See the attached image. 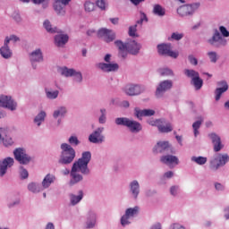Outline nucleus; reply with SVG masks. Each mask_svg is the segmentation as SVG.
I'll use <instances>...</instances> for the list:
<instances>
[{
	"label": "nucleus",
	"mask_w": 229,
	"mask_h": 229,
	"mask_svg": "<svg viewBox=\"0 0 229 229\" xmlns=\"http://www.w3.org/2000/svg\"><path fill=\"white\" fill-rule=\"evenodd\" d=\"M204 118L203 116H199L197 121L192 123L193 128V135L197 138L199 135V128H201V124H203Z\"/></svg>",
	"instance_id": "nucleus-39"
},
{
	"label": "nucleus",
	"mask_w": 229,
	"mask_h": 229,
	"mask_svg": "<svg viewBox=\"0 0 229 229\" xmlns=\"http://www.w3.org/2000/svg\"><path fill=\"white\" fill-rule=\"evenodd\" d=\"M27 191H29V192H31L32 194H38L44 190L39 182H30L27 184Z\"/></svg>",
	"instance_id": "nucleus-33"
},
{
	"label": "nucleus",
	"mask_w": 229,
	"mask_h": 229,
	"mask_svg": "<svg viewBox=\"0 0 229 229\" xmlns=\"http://www.w3.org/2000/svg\"><path fill=\"white\" fill-rule=\"evenodd\" d=\"M156 112L153 109H140L139 107L134 108V115L140 121H142V117H153Z\"/></svg>",
	"instance_id": "nucleus-24"
},
{
	"label": "nucleus",
	"mask_w": 229,
	"mask_h": 229,
	"mask_svg": "<svg viewBox=\"0 0 229 229\" xmlns=\"http://www.w3.org/2000/svg\"><path fill=\"white\" fill-rule=\"evenodd\" d=\"M47 117V113L45 110H40L37 115L33 118V124L37 128H40L44 123H46V118Z\"/></svg>",
	"instance_id": "nucleus-31"
},
{
	"label": "nucleus",
	"mask_w": 229,
	"mask_h": 229,
	"mask_svg": "<svg viewBox=\"0 0 229 229\" xmlns=\"http://www.w3.org/2000/svg\"><path fill=\"white\" fill-rule=\"evenodd\" d=\"M104 131L105 127H98L89 134V141L91 144H103L106 140L105 135L103 134Z\"/></svg>",
	"instance_id": "nucleus-15"
},
{
	"label": "nucleus",
	"mask_w": 229,
	"mask_h": 229,
	"mask_svg": "<svg viewBox=\"0 0 229 229\" xmlns=\"http://www.w3.org/2000/svg\"><path fill=\"white\" fill-rule=\"evenodd\" d=\"M215 189L217 192H224L225 187V184L221 183V182H215Z\"/></svg>",
	"instance_id": "nucleus-62"
},
{
	"label": "nucleus",
	"mask_w": 229,
	"mask_h": 229,
	"mask_svg": "<svg viewBox=\"0 0 229 229\" xmlns=\"http://www.w3.org/2000/svg\"><path fill=\"white\" fill-rule=\"evenodd\" d=\"M114 46L118 49V55L121 58H126L128 56V42L124 43L121 39H116L114 41Z\"/></svg>",
	"instance_id": "nucleus-23"
},
{
	"label": "nucleus",
	"mask_w": 229,
	"mask_h": 229,
	"mask_svg": "<svg viewBox=\"0 0 229 229\" xmlns=\"http://www.w3.org/2000/svg\"><path fill=\"white\" fill-rule=\"evenodd\" d=\"M160 162L166 165H178L180 164V159L176 156L165 155L160 157Z\"/></svg>",
	"instance_id": "nucleus-30"
},
{
	"label": "nucleus",
	"mask_w": 229,
	"mask_h": 229,
	"mask_svg": "<svg viewBox=\"0 0 229 229\" xmlns=\"http://www.w3.org/2000/svg\"><path fill=\"white\" fill-rule=\"evenodd\" d=\"M72 78H73L75 83H81L83 81V74L78 70H74Z\"/></svg>",
	"instance_id": "nucleus-47"
},
{
	"label": "nucleus",
	"mask_w": 229,
	"mask_h": 229,
	"mask_svg": "<svg viewBox=\"0 0 229 229\" xmlns=\"http://www.w3.org/2000/svg\"><path fill=\"white\" fill-rule=\"evenodd\" d=\"M83 191H79L77 194L71 193L69 195L70 205L72 207H76V205H78V203H80L81 199H83Z\"/></svg>",
	"instance_id": "nucleus-32"
},
{
	"label": "nucleus",
	"mask_w": 229,
	"mask_h": 229,
	"mask_svg": "<svg viewBox=\"0 0 229 229\" xmlns=\"http://www.w3.org/2000/svg\"><path fill=\"white\" fill-rule=\"evenodd\" d=\"M169 192H170L171 196H173L174 198H176V196H178V194H180V186L179 185H172L169 189Z\"/></svg>",
	"instance_id": "nucleus-52"
},
{
	"label": "nucleus",
	"mask_w": 229,
	"mask_h": 229,
	"mask_svg": "<svg viewBox=\"0 0 229 229\" xmlns=\"http://www.w3.org/2000/svg\"><path fill=\"white\" fill-rule=\"evenodd\" d=\"M83 10L85 13H92L96 9V2L92 0H85L83 3Z\"/></svg>",
	"instance_id": "nucleus-37"
},
{
	"label": "nucleus",
	"mask_w": 229,
	"mask_h": 229,
	"mask_svg": "<svg viewBox=\"0 0 229 229\" xmlns=\"http://www.w3.org/2000/svg\"><path fill=\"white\" fill-rule=\"evenodd\" d=\"M208 139H210L212 144H213V151L215 153H219L223 148H225V145L223 144V141L221 140V136L218 135L216 132H210L208 134Z\"/></svg>",
	"instance_id": "nucleus-20"
},
{
	"label": "nucleus",
	"mask_w": 229,
	"mask_h": 229,
	"mask_svg": "<svg viewBox=\"0 0 229 229\" xmlns=\"http://www.w3.org/2000/svg\"><path fill=\"white\" fill-rule=\"evenodd\" d=\"M58 71L62 76H64V78H72V74H73L75 69L63 66V67L59 68Z\"/></svg>",
	"instance_id": "nucleus-42"
},
{
	"label": "nucleus",
	"mask_w": 229,
	"mask_h": 229,
	"mask_svg": "<svg viewBox=\"0 0 229 229\" xmlns=\"http://www.w3.org/2000/svg\"><path fill=\"white\" fill-rule=\"evenodd\" d=\"M208 44L213 47H225L228 44V40L223 38L219 30H215L213 36L208 39Z\"/></svg>",
	"instance_id": "nucleus-11"
},
{
	"label": "nucleus",
	"mask_w": 229,
	"mask_h": 229,
	"mask_svg": "<svg viewBox=\"0 0 229 229\" xmlns=\"http://www.w3.org/2000/svg\"><path fill=\"white\" fill-rule=\"evenodd\" d=\"M97 37L101 38L106 44H111V42L117 38V34L112 29L100 28L98 30Z\"/></svg>",
	"instance_id": "nucleus-8"
},
{
	"label": "nucleus",
	"mask_w": 229,
	"mask_h": 229,
	"mask_svg": "<svg viewBox=\"0 0 229 229\" xmlns=\"http://www.w3.org/2000/svg\"><path fill=\"white\" fill-rule=\"evenodd\" d=\"M157 130L160 133H171L174 130L173 123L167 122L164 118H161Z\"/></svg>",
	"instance_id": "nucleus-29"
},
{
	"label": "nucleus",
	"mask_w": 229,
	"mask_h": 229,
	"mask_svg": "<svg viewBox=\"0 0 229 229\" xmlns=\"http://www.w3.org/2000/svg\"><path fill=\"white\" fill-rule=\"evenodd\" d=\"M0 108H5L9 112H15L19 108V104L12 95L0 94Z\"/></svg>",
	"instance_id": "nucleus-7"
},
{
	"label": "nucleus",
	"mask_w": 229,
	"mask_h": 229,
	"mask_svg": "<svg viewBox=\"0 0 229 229\" xmlns=\"http://www.w3.org/2000/svg\"><path fill=\"white\" fill-rule=\"evenodd\" d=\"M174 176V172L173 171H167L161 176V182H164L165 180H171Z\"/></svg>",
	"instance_id": "nucleus-56"
},
{
	"label": "nucleus",
	"mask_w": 229,
	"mask_h": 229,
	"mask_svg": "<svg viewBox=\"0 0 229 229\" xmlns=\"http://www.w3.org/2000/svg\"><path fill=\"white\" fill-rule=\"evenodd\" d=\"M0 55L2 58H4L5 60L12 58V55H13L12 49H10V45L5 43L4 41V45L0 47Z\"/></svg>",
	"instance_id": "nucleus-35"
},
{
	"label": "nucleus",
	"mask_w": 229,
	"mask_h": 229,
	"mask_svg": "<svg viewBox=\"0 0 229 229\" xmlns=\"http://www.w3.org/2000/svg\"><path fill=\"white\" fill-rule=\"evenodd\" d=\"M2 144L4 148H12L13 145V139L12 137H5L2 139Z\"/></svg>",
	"instance_id": "nucleus-50"
},
{
	"label": "nucleus",
	"mask_w": 229,
	"mask_h": 229,
	"mask_svg": "<svg viewBox=\"0 0 229 229\" xmlns=\"http://www.w3.org/2000/svg\"><path fill=\"white\" fill-rule=\"evenodd\" d=\"M90 160H92V153L90 151H84L81 153V157L73 163L72 170L64 168L61 171V174L64 176H69L70 174L69 185L71 187L80 183V182H83L82 174H89V164H90Z\"/></svg>",
	"instance_id": "nucleus-1"
},
{
	"label": "nucleus",
	"mask_w": 229,
	"mask_h": 229,
	"mask_svg": "<svg viewBox=\"0 0 229 229\" xmlns=\"http://www.w3.org/2000/svg\"><path fill=\"white\" fill-rule=\"evenodd\" d=\"M229 89L228 82L226 81H222L218 82V88L215 90V101H219L221 97Z\"/></svg>",
	"instance_id": "nucleus-25"
},
{
	"label": "nucleus",
	"mask_w": 229,
	"mask_h": 229,
	"mask_svg": "<svg viewBox=\"0 0 229 229\" xmlns=\"http://www.w3.org/2000/svg\"><path fill=\"white\" fill-rule=\"evenodd\" d=\"M198 8H199V3L182 5L177 9V13L181 17H187V15H192Z\"/></svg>",
	"instance_id": "nucleus-18"
},
{
	"label": "nucleus",
	"mask_w": 229,
	"mask_h": 229,
	"mask_svg": "<svg viewBox=\"0 0 229 229\" xmlns=\"http://www.w3.org/2000/svg\"><path fill=\"white\" fill-rule=\"evenodd\" d=\"M67 115V107L60 106L53 112V117L57 120V124H62V119Z\"/></svg>",
	"instance_id": "nucleus-26"
},
{
	"label": "nucleus",
	"mask_w": 229,
	"mask_h": 229,
	"mask_svg": "<svg viewBox=\"0 0 229 229\" xmlns=\"http://www.w3.org/2000/svg\"><path fill=\"white\" fill-rule=\"evenodd\" d=\"M98 225V215L94 211H89L84 223L85 229H94Z\"/></svg>",
	"instance_id": "nucleus-21"
},
{
	"label": "nucleus",
	"mask_w": 229,
	"mask_h": 229,
	"mask_svg": "<svg viewBox=\"0 0 229 229\" xmlns=\"http://www.w3.org/2000/svg\"><path fill=\"white\" fill-rule=\"evenodd\" d=\"M69 42V35L65 33L56 34L54 38V44L56 47H65V44Z\"/></svg>",
	"instance_id": "nucleus-27"
},
{
	"label": "nucleus",
	"mask_w": 229,
	"mask_h": 229,
	"mask_svg": "<svg viewBox=\"0 0 229 229\" xmlns=\"http://www.w3.org/2000/svg\"><path fill=\"white\" fill-rule=\"evenodd\" d=\"M152 13L157 17H165V8L159 4L153 5Z\"/></svg>",
	"instance_id": "nucleus-38"
},
{
	"label": "nucleus",
	"mask_w": 229,
	"mask_h": 229,
	"mask_svg": "<svg viewBox=\"0 0 229 229\" xmlns=\"http://www.w3.org/2000/svg\"><path fill=\"white\" fill-rule=\"evenodd\" d=\"M43 27L47 31V33H56V27H53L49 20H45L43 22Z\"/></svg>",
	"instance_id": "nucleus-44"
},
{
	"label": "nucleus",
	"mask_w": 229,
	"mask_h": 229,
	"mask_svg": "<svg viewBox=\"0 0 229 229\" xmlns=\"http://www.w3.org/2000/svg\"><path fill=\"white\" fill-rule=\"evenodd\" d=\"M158 72L160 76H166L168 78H174V72L170 68H161L158 70Z\"/></svg>",
	"instance_id": "nucleus-45"
},
{
	"label": "nucleus",
	"mask_w": 229,
	"mask_h": 229,
	"mask_svg": "<svg viewBox=\"0 0 229 229\" xmlns=\"http://www.w3.org/2000/svg\"><path fill=\"white\" fill-rule=\"evenodd\" d=\"M45 96L47 99H50L51 101H53L58 98V96H60V91L58 89H53L51 88H45Z\"/></svg>",
	"instance_id": "nucleus-36"
},
{
	"label": "nucleus",
	"mask_w": 229,
	"mask_h": 229,
	"mask_svg": "<svg viewBox=\"0 0 229 229\" xmlns=\"http://www.w3.org/2000/svg\"><path fill=\"white\" fill-rule=\"evenodd\" d=\"M169 148V141L160 140L153 147V153H164Z\"/></svg>",
	"instance_id": "nucleus-34"
},
{
	"label": "nucleus",
	"mask_w": 229,
	"mask_h": 229,
	"mask_svg": "<svg viewBox=\"0 0 229 229\" xmlns=\"http://www.w3.org/2000/svg\"><path fill=\"white\" fill-rule=\"evenodd\" d=\"M188 60L191 65H198V59L194 55H189Z\"/></svg>",
	"instance_id": "nucleus-63"
},
{
	"label": "nucleus",
	"mask_w": 229,
	"mask_h": 229,
	"mask_svg": "<svg viewBox=\"0 0 229 229\" xmlns=\"http://www.w3.org/2000/svg\"><path fill=\"white\" fill-rule=\"evenodd\" d=\"M114 123L117 126H125L131 133H139V131H142V124L128 117H118L114 120Z\"/></svg>",
	"instance_id": "nucleus-4"
},
{
	"label": "nucleus",
	"mask_w": 229,
	"mask_h": 229,
	"mask_svg": "<svg viewBox=\"0 0 229 229\" xmlns=\"http://www.w3.org/2000/svg\"><path fill=\"white\" fill-rule=\"evenodd\" d=\"M72 0H54L53 2V8L56 15L59 17H64L67 13V10L65 6H69Z\"/></svg>",
	"instance_id": "nucleus-12"
},
{
	"label": "nucleus",
	"mask_w": 229,
	"mask_h": 229,
	"mask_svg": "<svg viewBox=\"0 0 229 229\" xmlns=\"http://www.w3.org/2000/svg\"><path fill=\"white\" fill-rule=\"evenodd\" d=\"M122 90L126 96H140L146 90V88L140 84H127L123 87Z\"/></svg>",
	"instance_id": "nucleus-14"
},
{
	"label": "nucleus",
	"mask_w": 229,
	"mask_h": 229,
	"mask_svg": "<svg viewBox=\"0 0 229 229\" xmlns=\"http://www.w3.org/2000/svg\"><path fill=\"white\" fill-rule=\"evenodd\" d=\"M128 191L132 199H139V196H140V182L137 179L131 181L128 184Z\"/></svg>",
	"instance_id": "nucleus-19"
},
{
	"label": "nucleus",
	"mask_w": 229,
	"mask_h": 229,
	"mask_svg": "<svg viewBox=\"0 0 229 229\" xmlns=\"http://www.w3.org/2000/svg\"><path fill=\"white\" fill-rule=\"evenodd\" d=\"M55 182H56V176L53 174H47L43 178L40 183L41 188L43 189V191H47V189H49V187H51V185H53V183H55Z\"/></svg>",
	"instance_id": "nucleus-28"
},
{
	"label": "nucleus",
	"mask_w": 229,
	"mask_h": 229,
	"mask_svg": "<svg viewBox=\"0 0 229 229\" xmlns=\"http://www.w3.org/2000/svg\"><path fill=\"white\" fill-rule=\"evenodd\" d=\"M76 158V150L69 143L61 144V155L58 160L59 164L63 165H69L72 164Z\"/></svg>",
	"instance_id": "nucleus-2"
},
{
	"label": "nucleus",
	"mask_w": 229,
	"mask_h": 229,
	"mask_svg": "<svg viewBox=\"0 0 229 229\" xmlns=\"http://www.w3.org/2000/svg\"><path fill=\"white\" fill-rule=\"evenodd\" d=\"M219 31H220V35L224 38H226L229 37V31L228 30L225 29V26H220L219 27Z\"/></svg>",
	"instance_id": "nucleus-61"
},
{
	"label": "nucleus",
	"mask_w": 229,
	"mask_h": 229,
	"mask_svg": "<svg viewBox=\"0 0 229 229\" xmlns=\"http://www.w3.org/2000/svg\"><path fill=\"white\" fill-rule=\"evenodd\" d=\"M21 205V199H15L14 200L9 202L7 204L8 208H13L15 207H19Z\"/></svg>",
	"instance_id": "nucleus-60"
},
{
	"label": "nucleus",
	"mask_w": 229,
	"mask_h": 229,
	"mask_svg": "<svg viewBox=\"0 0 229 229\" xmlns=\"http://www.w3.org/2000/svg\"><path fill=\"white\" fill-rule=\"evenodd\" d=\"M208 56L213 64H216L217 62V53L214 51L208 52Z\"/></svg>",
	"instance_id": "nucleus-58"
},
{
	"label": "nucleus",
	"mask_w": 229,
	"mask_h": 229,
	"mask_svg": "<svg viewBox=\"0 0 229 229\" xmlns=\"http://www.w3.org/2000/svg\"><path fill=\"white\" fill-rule=\"evenodd\" d=\"M183 38V33L174 32L171 37L168 38L169 40H182Z\"/></svg>",
	"instance_id": "nucleus-57"
},
{
	"label": "nucleus",
	"mask_w": 229,
	"mask_h": 229,
	"mask_svg": "<svg viewBox=\"0 0 229 229\" xmlns=\"http://www.w3.org/2000/svg\"><path fill=\"white\" fill-rule=\"evenodd\" d=\"M68 142H69L68 144L70 146H80V144H81L80 140H78V136H76L74 134H72L69 137Z\"/></svg>",
	"instance_id": "nucleus-49"
},
{
	"label": "nucleus",
	"mask_w": 229,
	"mask_h": 229,
	"mask_svg": "<svg viewBox=\"0 0 229 229\" xmlns=\"http://www.w3.org/2000/svg\"><path fill=\"white\" fill-rule=\"evenodd\" d=\"M191 85H193L195 90H200L201 87H203V79H200L199 75V77H197L196 79H193L191 81Z\"/></svg>",
	"instance_id": "nucleus-46"
},
{
	"label": "nucleus",
	"mask_w": 229,
	"mask_h": 229,
	"mask_svg": "<svg viewBox=\"0 0 229 229\" xmlns=\"http://www.w3.org/2000/svg\"><path fill=\"white\" fill-rule=\"evenodd\" d=\"M95 5L96 9L98 8L101 12H106L110 6L108 0H96Z\"/></svg>",
	"instance_id": "nucleus-41"
},
{
	"label": "nucleus",
	"mask_w": 229,
	"mask_h": 229,
	"mask_svg": "<svg viewBox=\"0 0 229 229\" xmlns=\"http://www.w3.org/2000/svg\"><path fill=\"white\" fill-rule=\"evenodd\" d=\"M170 229H185V227L180 223H174L171 225Z\"/></svg>",
	"instance_id": "nucleus-64"
},
{
	"label": "nucleus",
	"mask_w": 229,
	"mask_h": 229,
	"mask_svg": "<svg viewBox=\"0 0 229 229\" xmlns=\"http://www.w3.org/2000/svg\"><path fill=\"white\" fill-rule=\"evenodd\" d=\"M30 62L31 64L32 69H37L38 65L37 64H40L44 62V54L42 53L41 48H36L29 55Z\"/></svg>",
	"instance_id": "nucleus-17"
},
{
	"label": "nucleus",
	"mask_w": 229,
	"mask_h": 229,
	"mask_svg": "<svg viewBox=\"0 0 229 229\" xmlns=\"http://www.w3.org/2000/svg\"><path fill=\"white\" fill-rule=\"evenodd\" d=\"M128 33L130 37H139V34H137V24L130 26Z\"/></svg>",
	"instance_id": "nucleus-55"
},
{
	"label": "nucleus",
	"mask_w": 229,
	"mask_h": 229,
	"mask_svg": "<svg viewBox=\"0 0 229 229\" xmlns=\"http://www.w3.org/2000/svg\"><path fill=\"white\" fill-rule=\"evenodd\" d=\"M21 40V38L19 37H17V35H10L5 37L4 42H5V44L10 45V42H19Z\"/></svg>",
	"instance_id": "nucleus-51"
},
{
	"label": "nucleus",
	"mask_w": 229,
	"mask_h": 229,
	"mask_svg": "<svg viewBox=\"0 0 229 229\" xmlns=\"http://www.w3.org/2000/svg\"><path fill=\"white\" fill-rule=\"evenodd\" d=\"M144 22H148V15H146V13L140 11V20L137 21V24L142 26Z\"/></svg>",
	"instance_id": "nucleus-54"
},
{
	"label": "nucleus",
	"mask_w": 229,
	"mask_h": 229,
	"mask_svg": "<svg viewBox=\"0 0 229 229\" xmlns=\"http://www.w3.org/2000/svg\"><path fill=\"white\" fill-rule=\"evenodd\" d=\"M160 121H162V118L160 119H148L147 121L148 124H149V126H157V128H158V125H160Z\"/></svg>",
	"instance_id": "nucleus-59"
},
{
	"label": "nucleus",
	"mask_w": 229,
	"mask_h": 229,
	"mask_svg": "<svg viewBox=\"0 0 229 229\" xmlns=\"http://www.w3.org/2000/svg\"><path fill=\"white\" fill-rule=\"evenodd\" d=\"M191 161L193 162V164H197V165H205L208 161V158L203 156H192Z\"/></svg>",
	"instance_id": "nucleus-40"
},
{
	"label": "nucleus",
	"mask_w": 229,
	"mask_h": 229,
	"mask_svg": "<svg viewBox=\"0 0 229 229\" xmlns=\"http://www.w3.org/2000/svg\"><path fill=\"white\" fill-rule=\"evenodd\" d=\"M183 74L186 76V78L191 79V81L199 77V72H196V70L193 69H184Z\"/></svg>",
	"instance_id": "nucleus-43"
},
{
	"label": "nucleus",
	"mask_w": 229,
	"mask_h": 229,
	"mask_svg": "<svg viewBox=\"0 0 229 229\" xmlns=\"http://www.w3.org/2000/svg\"><path fill=\"white\" fill-rule=\"evenodd\" d=\"M13 154L15 160L22 165H28V164L33 160V157L22 148H15Z\"/></svg>",
	"instance_id": "nucleus-9"
},
{
	"label": "nucleus",
	"mask_w": 229,
	"mask_h": 229,
	"mask_svg": "<svg viewBox=\"0 0 229 229\" xmlns=\"http://www.w3.org/2000/svg\"><path fill=\"white\" fill-rule=\"evenodd\" d=\"M100 116L98 118L99 124H105L106 123V109L101 108L100 109Z\"/></svg>",
	"instance_id": "nucleus-53"
},
{
	"label": "nucleus",
	"mask_w": 229,
	"mask_h": 229,
	"mask_svg": "<svg viewBox=\"0 0 229 229\" xmlns=\"http://www.w3.org/2000/svg\"><path fill=\"white\" fill-rule=\"evenodd\" d=\"M173 89V81L172 80H164L158 82L156 87L155 96L157 99L164 98L165 92Z\"/></svg>",
	"instance_id": "nucleus-10"
},
{
	"label": "nucleus",
	"mask_w": 229,
	"mask_h": 229,
	"mask_svg": "<svg viewBox=\"0 0 229 229\" xmlns=\"http://www.w3.org/2000/svg\"><path fill=\"white\" fill-rule=\"evenodd\" d=\"M229 163L228 154H215L209 160V167L212 171H217L220 167H225Z\"/></svg>",
	"instance_id": "nucleus-6"
},
{
	"label": "nucleus",
	"mask_w": 229,
	"mask_h": 229,
	"mask_svg": "<svg viewBox=\"0 0 229 229\" xmlns=\"http://www.w3.org/2000/svg\"><path fill=\"white\" fill-rule=\"evenodd\" d=\"M157 53L163 56H170L171 58H176L180 53L178 51H173L171 44L162 43L157 45Z\"/></svg>",
	"instance_id": "nucleus-16"
},
{
	"label": "nucleus",
	"mask_w": 229,
	"mask_h": 229,
	"mask_svg": "<svg viewBox=\"0 0 229 229\" xmlns=\"http://www.w3.org/2000/svg\"><path fill=\"white\" fill-rule=\"evenodd\" d=\"M104 62L96 64L97 69L102 72H117L119 71V64L112 63V54H106L103 57Z\"/></svg>",
	"instance_id": "nucleus-3"
},
{
	"label": "nucleus",
	"mask_w": 229,
	"mask_h": 229,
	"mask_svg": "<svg viewBox=\"0 0 229 229\" xmlns=\"http://www.w3.org/2000/svg\"><path fill=\"white\" fill-rule=\"evenodd\" d=\"M19 174L21 180H28V178H30V173L26 168H24V166L20 167Z\"/></svg>",
	"instance_id": "nucleus-48"
},
{
	"label": "nucleus",
	"mask_w": 229,
	"mask_h": 229,
	"mask_svg": "<svg viewBox=\"0 0 229 229\" xmlns=\"http://www.w3.org/2000/svg\"><path fill=\"white\" fill-rule=\"evenodd\" d=\"M142 49V45L135 39H131L127 41V54L133 55L134 56L140 53Z\"/></svg>",
	"instance_id": "nucleus-22"
},
{
	"label": "nucleus",
	"mask_w": 229,
	"mask_h": 229,
	"mask_svg": "<svg viewBox=\"0 0 229 229\" xmlns=\"http://www.w3.org/2000/svg\"><path fill=\"white\" fill-rule=\"evenodd\" d=\"M140 212V207L139 206L126 208L124 214L120 218L121 226L123 228H125V226H130V225H131V219L137 217Z\"/></svg>",
	"instance_id": "nucleus-5"
},
{
	"label": "nucleus",
	"mask_w": 229,
	"mask_h": 229,
	"mask_svg": "<svg viewBox=\"0 0 229 229\" xmlns=\"http://www.w3.org/2000/svg\"><path fill=\"white\" fill-rule=\"evenodd\" d=\"M15 165V158L12 157H6L0 159V178L6 176L9 169H12Z\"/></svg>",
	"instance_id": "nucleus-13"
}]
</instances>
